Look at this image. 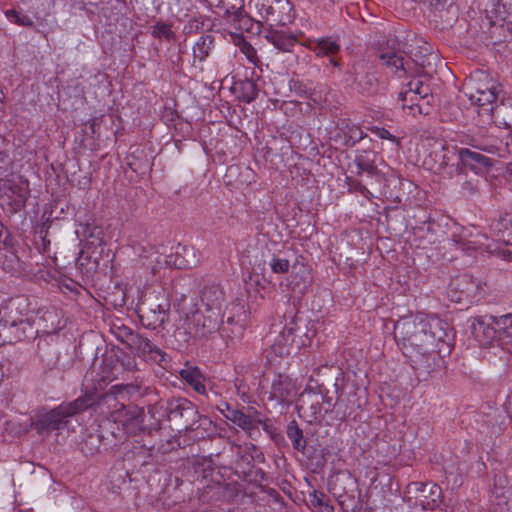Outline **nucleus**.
Instances as JSON below:
<instances>
[{
    "mask_svg": "<svg viewBox=\"0 0 512 512\" xmlns=\"http://www.w3.org/2000/svg\"><path fill=\"white\" fill-rule=\"evenodd\" d=\"M447 322L437 317L403 318L394 326V338L418 376L426 377L439 366L440 344L448 345Z\"/></svg>",
    "mask_w": 512,
    "mask_h": 512,
    "instance_id": "1",
    "label": "nucleus"
},
{
    "mask_svg": "<svg viewBox=\"0 0 512 512\" xmlns=\"http://www.w3.org/2000/svg\"><path fill=\"white\" fill-rule=\"evenodd\" d=\"M377 57L392 73L401 72L403 75L419 73V69L431 74L439 62L438 55L426 43L413 48L397 37H389L379 48Z\"/></svg>",
    "mask_w": 512,
    "mask_h": 512,
    "instance_id": "2",
    "label": "nucleus"
},
{
    "mask_svg": "<svg viewBox=\"0 0 512 512\" xmlns=\"http://www.w3.org/2000/svg\"><path fill=\"white\" fill-rule=\"evenodd\" d=\"M225 406L227 411L224 414L225 418L242 429L252 440L257 441L261 437L260 427H262L263 431L266 432L275 445L278 447L286 445L282 433L260 411L253 407H247L245 410L235 409L231 408L227 403H225Z\"/></svg>",
    "mask_w": 512,
    "mask_h": 512,
    "instance_id": "3",
    "label": "nucleus"
},
{
    "mask_svg": "<svg viewBox=\"0 0 512 512\" xmlns=\"http://www.w3.org/2000/svg\"><path fill=\"white\" fill-rule=\"evenodd\" d=\"M432 154L435 156V165L431 169L436 172H441L448 166H455V171L461 173L465 172L466 169L480 173L492 166V160L483 154L473 151L469 148H461L451 150L446 147H442L439 151H434Z\"/></svg>",
    "mask_w": 512,
    "mask_h": 512,
    "instance_id": "4",
    "label": "nucleus"
},
{
    "mask_svg": "<svg viewBox=\"0 0 512 512\" xmlns=\"http://www.w3.org/2000/svg\"><path fill=\"white\" fill-rule=\"evenodd\" d=\"M89 399H76L72 402L62 403L52 410L36 415L31 421V427L39 435H48L68 424V418L88 409Z\"/></svg>",
    "mask_w": 512,
    "mask_h": 512,
    "instance_id": "5",
    "label": "nucleus"
},
{
    "mask_svg": "<svg viewBox=\"0 0 512 512\" xmlns=\"http://www.w3.org/2000/svg\"><path fill=\"white\" fill-rule=\"evenodd\" d=\"M158 409H164L167 418L183 426L186 431H194L199 428L201 415L198 408L188 399L173 397L165 403H157Z\"/></svg>",
    "mask_w": 512,
    "mask_h": 512,
    "instance_id": "6",
    "label": "nucleus"
},
{
    "mask_svg": "<svg viewBox=\"0 0 512 512\" xmlns=\"http://www.w3.org/2000/svg\"><path fill=\"white\" fill-rule=\"evenodd\" d=\"M158 413V405L150 406L148 414L153 422L146 424V414L144 410L136 405H128L125 413L117 418V422L122 424L121 430L128 435H136L140 432L157 431L160 429V418H156L155 415Z\"/></svg>",
    "mask_w": 512,
    "mask_h": 512,
    "instance_id": "7",
    "label": "nucleus"
},
{
    "mask_svg": "<svg viewBox=\"0 0 512 512\" xmlns=\"http://www.w3.org/2000/svg\"><path fill=\"white\" fill-rule=\"evenodd\" d=\"M442 490L435 483L411 482L403 494V500L410 508L433 510L440 501Z\"/></svg>",
    "mask_w": 512,
    "mask_h": 512,
    "instance_id": "8",
    "label": "nucleus"
},
{
    "mask_svg": "<svg viewBox=\"0 0 512 512\" xmlns=\"http://www.w3.org/2000/svg\"><path fill=\"white\" fill-rule=\"evenodd\" d=\"M131 387L130 385H114L111 389L101 395L97 393L91 392L86 393L85 395L79 397L78 399H89L90 405L88 408H92L94 411L103 414V415H112L114 417L115 422H117V418L122 416L128 405H125L123 402H120L118 399V395L122 394V392Z\"/></svg>",
    "mask_w": 512,
    "mask_h": 512,
    "instance_id": "9",
    "label": "nucleus"
},
{
    "mask_svg": "<svg viewBox=\"0 0 512 512\" xmlns=\"http://www.w3.org/2000/svg\"><path fill=\"white\" fill-rule=\"evenodd\" d=\"M222 317L220 314L207 312L201 308L197 309L188 318V328L195 338H208L212 334L218 332L222 338H229L230 334L227 327L220 326Z\"/></svg>",
    "mask_w": 512,
    "mask_h": 512,
    "instance_id": "10",
    "label": "nucleus"
},
{
    "mask_svg": "<svg viewBox=\"0 0 512 512\" xmlns=\"http://www.w3.org/2000/svg\"><path fill=\"white\" fill-rule=\"evenodd\" d=\"M0 170V199L10 206V212L15 213L25 207L29 196L28 181L20 176L4 179Z\"/></svg>",
    "mask_w": 512,
    "mask_h": 512,
    "instance_id": "11",
    "label": "nucleus"
},
{
    "mask_svg": "<svg viewBox=\"0 0 512 512\" xmlns=\"http://www.w3.org/2000/svg\"><path fill=\"white\" fill-rule=\"evenodd\" d=\"M156 298V301H153L151 297L145 298L138 308L141 322L151 329L163 326L169 318L170 301L164 293Z\"/></svg>",
    "mask_w": 512,
    "mask_h": 512,
    "instance_id": "12",
    "label": "nucleus"
},
{
    "mask_svg": "<svg viewBox=\"0 0 512 512\" xmlns=\"http://www.w3.org/2000/svg\"><path fill=\"white\" fill-rule=\"evenodd\" d=\"M249 5L256 9L261 18L275 24L284 25L294 17L293 5L289 0H251Z\"/></svg>",
    "mask_w": 512,
    "mask_h": 512,
    "instance_id": "13",
    "label": "nucleus"
},
{
    "mask_svg": "<svg viewBox=\"0 0 512 512\" xmlns=\"http://www.w3.org/2000/svg\"><path fill=\"white\" fill-rule=\"evenodd\" d=\"M497 317L492 315L475 316L471 319V333L481 346L499 342Z\"/></svg>",
    "mask_w": 512,
    "mask_h": 512,
    "instance_id": "14",
    "label": "nucleus"
},
{
    "mask_svg": "<svg viewBox=\"0 0 512 512\" xmlns=\"http://www.w3.org/2000/svg\"><path fill=\"white\" fill-rule=\"evenodd\" d=\"M376 158L377 153L372 150H362L359 152L354 160L357 167L356 174L361 176L363 173H366L367 176L375 180V182L381 183L383 175L377 168Z\"/></svg>",
    "mask_w": 512,
    "mask_h": 512,
    "instance_id": "15",
    "label": "nucleus"
},
{
    "mask_svg": "<svg viewBox=\"0 0 512 512\" xmlns=\"http://www.w3.org/2000/svg\"><path fill=\"white\" fill-rule=\"evenodd\" d=\"M0 324H3L5 340L9 342L20 341L33 333V327L28 318H7L1 320Z\"/></svg>",
    "mask_w": 512,
    "mask_h": 512,
    "instance_id": "16",
    "label": "nucleus"
},
{
    "mask_svg": "<svg viewBox=\"0 0 512 512\" xmlns=\"http://www.w3.org/2000/svg\"><path fill=\"white\" fill-rule=\"evenodd\" d=\"M224 301V292L219 285H206L201 291L202 310L221 315Z\"/></svg>",
    "mask_w": 512,
    "mask_h": 512,
    "instance_id": "17",
    "label": "nucleus"
},
{
    "mask_svg": "<svg viewBox=\"0 0 512 512\" xmlns=\"http://www.w3.org/2000/svg\"><path fill=\"white\" fill-rule=\"evenodd\" d=\"M97 432L103 444V450L107 451L123 443L125 440L124 433L115 422L107 421L99 425Z\"/></svg>",
    "mask_w": 512,
    "mask_h": 512,
    "instance_id": "18",
    "label": "nucleus"
},
{
    "mask_svg": "<svg viewBox=\"0 0 512 512\" xmlns=\"http://www.w3.org/2000/svg\"><path fill=\"white\" fill-rule=\"evenodd\" d=\"M82 235L85 241V248L91 250L92 253H103L102 245L103 241V230L101 227L93 224H85L83 226Z\"/></svg>",
    "mask_w": 512,
    "mask_h": 512,
    "instance_id": "19",
    "label": "nucleus"
},
{
    "mask_svg": "<svg viewBox=\"0 0 512 512\" xmlns=\"http://www.w3.org/2000/svg\"><path fill=\"white\" fill-rule=\"evenodd\" d=\"M353 75V82L355 84V88L359 93L371 95L376 92L378 87V80L374 73L365 72V71H357L354 68V71H349Z\"/></svg>",
    "mask_w": 512,
    "mask_h": 512,
    "instance_id": "20",
    "label": "nucleus"
},
{
    "mask_svg": "<svg viewBox=\"0 0 512 512\" xmlns=\"http://www.w3.org/2000/svg\"><path fill=\"white\" fill-rule=\"evenodd\" d=\"M398 100L401 102L402 108L407 109L413 116H416L417 114L428 115L431 112L432 106L425 104V102L419 101L418 97L410 91L405 90L400 92Z\"/></svg>",
    "mask_w": 512,
    "mask_h": 512,
    "instance_id": "21",
    "label": "nucleus"
},
{
    "mask_svg": "<svg viewBox=\"0 0 512 512\" xmlns=\"http://www.w3.org/2000/svg\"><path fill=\"white\" fill-rule=\"evenodd\" d=\"M34 322L37 324L36 333L39 331L46 334L56 333L60 328V321L54 309L39 310Z\"/></svg>",
    "mask_w": 512,
    "mask_h": 512,
    "instance_id": "22",
    "label": "nucleus"
},
{
    "mask_svg": "<svg viewBox=\"0 0 512 512\" xmlns=\"http://www.w3.org/2000/svg\"><path fill=\"white\" fill-rule=\"evenodd\" d=\"M199 261L194 247L178 244L174 255V267L178 269L192 268L197 266Z\"/></svg>",
    "mask_w": 512,
    "mask_h": 512,
    "instance_id": "23",
    "label": "nucleus"
},
{
    "mask_svg": "<svg viewBox=\"0 0 512 512\" xmlns=\"http://www.w3.org/2000/svg\"><path fill=\"white\" fill-rule=\"evenodd\" d=\"M491 231L495 240L505 245H512V219L505 216L491 223Z\"/></svg>",
    "mask_w": 512,
    "mask_h": 512,
    "instance_id": "24",
    "label": "nucleus"
},
{
    "mask_svg": "<svg viewBox=\"0 0 512 512\" xmlns=\"http://www.w3.org/2000/svg\"><path fill=\"white\" fill-rule=\"evenodd\" d=\"M296 327H289L288 333L281 330L279 335L271 345V351L277 356L289 355L291 353V345L294 342Z\"/></svg>",
    "mask_w": 512,
    "mask_h": 512,
    "instance_id": "25",
    "label": "nucleus"
},
{
    "mask_svg": "<svg viewBox=\"0 0 512 512\" xmlns=\"http://www.w3.org/2000/svg\"><path fill=\"white\" fill-rule=\"evenodd\" d=\"M233 91L237 97L245 102L250 103L258 96V86L252 79L238 80L233 85Z\"/></svg>",
    "mask_w": 512,
    "mask_h": 512,
    "instance_id": "26",
    "label": "nucleus"
},
{
    "mask_svg": "<svg viewBox=\"0 0 512 512\" xmlns=\"http://www.w3.org/2000/svg\"><path fill=\"white\" fill-rule=\"evenodd\" d=\"M310 49L318 57L333 56L340 51V44L331 37H322L313 41Z\"/></svg>",
    "mask_w": 512,
    "mask_h": 512,
    "instance_id": "27",
    "label": "nucleus"
},
{
    "mask_svg": "<svg viewBox=\"0 0 512 512\" xmlns=\"http://www.w3.org/2000/svg\"><path fill=\"white\" fill-rule=\"evenodd\" d=\"M265 38L277 49L284 52L291 51L297 42L294 36L287 35L277 30H269L268 33L265 35Z\"/></svg>",
    "mask_w": 512,
    "mask_h": 512,
    "instance_id": "28",
    "label": "nucleus"
},
{
    "mask_svg": "<svg viewBox=\"0 0 512 512\" xmlns=\"http://www.w3.org/2000/svg\"><path fill=\"white\" fill-rule=\"evenodd\" d=\"M129 349L136 351L142 357L149 356L153 358V354H161L160 349L156 345H154L147 337H144L138 333Z\"/></svg>",
    "mask_w": 512,
    "mask_h": 512,
    "instance_id": "29",
    "label": "nucleus"
},
{
    "mask_svg": "<svg viewBox=\"0 0 512 512\" xmlns=\"http://www.w3.org/2000/svg\"><path fill=\"white\" fill-rule=\"evenodd\" d=\"M499 345L506 349L512 343V314L497 317Z\"/></svg>",
    "mask_w": 512,
    "mask_h": 512,
    "instance_id": "30",
    "label": "nucleus"
},
{
    "mask_svg": "<svg viewBox=\"0 0 512 512\" xmlns=\"http://www.w3.org/2000/svg\"><path fill=\"white\" fill-rule=\"evenodd\" d=\"M181 378L189 384L197 393L204 394L206 392L203 384V376L198 368L187 367L180 371Z\"/></svg>",
    "mask_w": 512,
    "mask_h": 512,
    "instance_id": "31",
    "label": "nucleus"
},
{
    "mask_svg": "<svg viewBox=\"0 0 512 512\" xmlns=\"http://www.w3.org/2000/svg\"><path fill=\"white\" fill-rule=\"evenodd\" d=\"M286 435L292 443V447L300 452H304L307 447V441L304 437L303 430L298 423L293 420L286 427Z\"/></svg>",
    "mask_w": 512,
    "mask_h": 512,
    "instance_id": "32",
    "label": "nucleus"
},
{
    "mask_svg": "<svg viewBox=\"0 0 512 512\" xmlns=\"http://www.w3.org/2000/svg\"><path fill=\"white\" fill-rule=\"evenodd\" d=\"M406 87V90L417 96L419 101L425 102V104L432 106L434 97L428 84L419 79H413L407 84Z\"/></svg>",
    "mask_w": 512,
    "mask_h": 512,
    "instance_id": "33",
    "label": "nucleus"
},
{
    "mask_svg": "<svg viewBox=\"0 0 512 512\" xmlns=\"http://www.w3.org/2000/svg\"><path fill=\"white\" fill-rule=\"evenodd\" d=\"M293 386L291 380L288 377L279 375L278 380L272 383V396L273 398L285 401L292 394Z\"/></svg>",
    "mask_w": 512,
    "mask_h": 512,
    "instance_id": "34",
    "label": "nucleus"
},
{
    "mask_svg": "<svg viewBox=\"0 0 512 512\" xmlns=\"http://www.w3.org/2000/svg\"><path fill=\"white\" fill-rule=\"evenodd\" d=\"M471 104L484 107L491 105L497 99V94L492 88L481 89L477 88L474 92L468 95Z\"/></svg>",
    "mask_w": 512,
    "mask_h": 512,
    "instance_id": "35",
    "label": "nucleus"
},
{
    "mask_svg": "<svg viewBox=\"0 0 512 512\" xmlns=\"http://www.w3.org/2000/svg\"><path fill=\"white\" fill-rule=\"evenodd\" d=\"M81 450L85 455H94L103 450V444L97 430L86 435L82 442Z\"/></svg>",
    "mask_w": 512,
    "mask_h": 512,
    "instance_id": "36",
    "label": "nucleus"
},
{
    "mask_svg": "<svg viewBox=\"0 0 512 512\" xmlns=\"http://www.w3.org/2000/svg\"><path fill=\"white\" fill-rule=\"evenodd\" d=\"M284 319L285 325L282 329L283 331H286V333H288L289 327H296L297 331L295 332V336L300 333H304L302 326H305V319H303V317L299 315L294 306L289 307L287 312L284 314Z\"/></svg>",
    "mask_w": 512,
    "mask_h": 512,
    "instance_id": "37",
    "label": "nucleus"
},
{
    "mask_svg": "<svg viewBox=\"0 0 512 512\" xmlns=\"http://www.w3.org/2000/svg\"><path fill=\"white\" fill-rule=\"evenodd\" d=\"M449 288L451 292L455 290L465 297H468L473 292L474 284L469 275L463 274L452 279Z\"/></svg>",
    "mask_w": 512,
    "mask_h": 512,
    "instance_id": "38",
    "label": "nucleus"
},
{
    "mask_svg": "<svg viewBox=\"0 0 512 512\" xmlns=\"http://www.w3.org/2000/svg\"><path fill=\"white\" fill-rule=\"evenodd\" d=\"M214 38L211 35H203L199 38L195 46L193 47V56L194 58L199 59V61H204L211 50L213 45Z\"/></svg>",
    "mask_w": 512,
    "mask_h": 512,
    "instance_id": "39",
    "label": "nucleus"
},
{
    "mask_svg": "<svg viewBox=\"0 0 512 512\" xmlns=\"http://www.w3.org/2000/svg\"><path fill=\"white\" fill-rule=\"evenodd\" d=\"M145 258L149 261L147 266L151 268L153 274H156L157 269L163 266H174V255L172 254L164 255L157 252H152Z\"/></svg>",
    "mask_w": 512,
    "mask_h": 512,
    "instance_id": "40",
    "label": "nucleus"
},
{
    "mask_svg": "<svg viewBox=\"0 0 512 512\" xmlns=\"http://www.w3.org/2000/svg\"><path fill=\"white\" fill-rule=\"evenodd\" d=\"M336 386V392L338 393L337 400L334 404H332V398L330 397H324V402L327 403L329 406H333L336 413V418L340 421L346 420V418L352 413V411L344 405V401L342 399V392L339 393L337 384Z\"/></svg>",
    "mask_w": 512,
    "mask_h": 512,
    "instance_id": "41",
    "label": "nucleus"
},
{
    "mask_svg": "<svg viewBox=\"0 0 512 512\" xmlns=\"http://www.w3.org/2000/svg\"><path fill=\"white\" fill-rule=\"evenodd\" d=\"M152 36L155 38H164L167 41L175 39V33L171 29V25L158 21L152 26Z\"/></svg>",
    "mask_w": 512,
    "mask_h": 512,
    "instance_id": "42",
    "label": "nucleus"
},
{
    "mask_svg": "<svg viewBox=\"0 0 512 512\" xmlns=\"http://www.w3.org/2000/svg\"><path fill=\"white\" fill-rule=\"evenodd\" d=\"M364 137L363 131L356 125L348 126L347 130L344 131V145L354 146L357 142L362 140Z\"/></svg>",
    "mask_w": 512,
    "mask_h": 512,
    "instance_id": "43",
    "label": "nucleus"
},
{
    "mask_svg": "<svg viewBox=\"0 0 512 512\" xmlns=\"http://www.w3.org/2000/svg\"><path fill=\"white\" fill-rule=\"evenodd\" d=\"M136 335L137 333L126 326L118 327L117 331H115V336L117 339L125 344L128 348H130Z\"/></svg>",
    "mask_w": 512,
    "mask_h": 512,
    "instance_id": "44",
    "label": "nucleus"
},
{
    "mask_svg": "<svg viewBox=\"0 0 512 512\" xmlns=\"http://www.w3.org/2000/svg\"><path fill=\"white\" fill-rule=\"evenodd\" d=\"M270 267L274 273H286L289 270L290 263L287 259L274 256L270 261Z\"/></svg>",
    "mask_w": 512,
    "mask_h": 512,
    "instance_id": "45",
    "label": "nucleus"
},
{
    "mask_svg": "<svg viewBox=\"0 0 512 512\" xmlns=\"http://www.w3.org/2000/svg\"><path fill=\"white\" fill-rule=\"evenodd\" d=\"M324 494H320L319 496L314 493L313 499L311 500L312 504L314 506H320L322 507L321 512H333L334 508L331 505H328L327 503H324Z\"/></svg>",
    "mask_w": 512,
    "mask_h": 512,
    "instance_id": "46",
    "label": "nucleus"
},
{
    "mask_svg": "<svg viewBox=\"0 0 512 512\" xmlns=\"http://www.w3.org/2000/svg\"><path fill=\"white\" fill-rule=\"evenodd\" d=\"M10 13H14V18H15V22L21 26H25V27H33L34 26V22L33 20L27 16V15H20L17 11L15 10H10Z\"/></svg>",
    "mask_w": 512,
    "mask_h": 512,
    "instance_id": "47",
    "label": "nucleus"
},
{
    "mask_svg": "<svg viewBox=\"0 0 512 512\" xmlns=\"http://www.w3.org/2000/svg\"><path fill=\"white\" fill-rule=\"evenodd\" d=\"M241 51L247 56V58L251 62H255L257 56H256V50L252 47V45L248 42H244Z\"/></svg>",
    "mask_w": 512,
    "mask_h": 512,
    "instance_id": "48",
    "label": "nucleus"
},
{
    "mask_svg": "<svg viewBox=\"0 0 512 512\" xmlns=\"http://www.w3.org/2000/svg\"><path fill=\"white\" fill-rule=\"evenodd\" d=\"M122 366L127 371H134L136 370L137 363L134 358L128 357L122 361Z\"/></svg>",
    "mask_w": 512,
    "mask_h": 512,
    "instance_id": "49",
    "label": "nucleus"
},
{
    "mask_svg": "<svg viewBox=\"0 0 512 512\" xmlns=\"http://www.w3.org/2000/svg\"><path fill=\"white\" fill-rule=\"evenodd\" d=\"M199 25H200V22L197 21L196 19L190 20L188 22V24L185 25L184 32L186 34H190V33L194 32V31H196L197 29H199Z\"/></svg>",
    "mask_w": 512,
    "mask_h": 512,
    "instance_id": "50",
    "label": "nucleus"
},
{
    "mask_svg": "<svg viewBox=\"0 0 512 512\" xmlns=\"http://www.w3.org/2000/svg\"><path fill=\"white\" fill-rule=\"evenodd\" d=\"M502 106L505 109L509 110L508 114H507V119L505 120V124L507 126H511L512 125V100H508L507 104H502Z\"/></svg>",
    "mask_w": 512,
    "mask_h": 512,
    "instance_id": "51",
    "label": "nucleus"
},
{
    "mask_svg": "<svg viewBox=\"0 0 512 512\" xmlns=\"http://www.w3.org/2000/svg\"><path fill=\"white\" fill-rule=\"evenodd\" d=\"M377 134L380 138L382 139H389V140H392V141H395L396 138L395 136H393L387 129L385 128H378L377 129Z\"/></svg>",
    "mask_w": 512,
    "mask_h": 512,
    "instance_id": "52",
    "label": "nucleus"
},
{
    "mask_svg": "<svg viewBox=\"0 0 512 512\" xmlns=\"http://www.w3.org/2000/svg\"><path fill=\"white\" fill-rule=\"evenodd\" d=\"M355 189L360 192L364 197L369 198V195H371L370 191L367 189V187L359 182H356L354 185Z\"/></svg>",
    "mask_w": 512,
    "mask_h": 512,
    "instance_id": "53",
    "label": "nucleus"
},
{
    "mask_svg": "<svg viewBox=\"0 0 512 512\" xmlns=\"http://www.w3.org/2000/svg\"><path fill=\"white\" fill-rule=\"evenodd\" d=\"M429 1V5L435 9V10H438L440 7H443V5L448 1V0H428Z\"/></svg>",
    "mask_w": 512,
    "mask_h": 512,
    "instance_id": "54",
    "label": "nucleus"
},
{
    "mask_svg": "<svg viewBox=\"0 0 512 512\" xmlns=\"http://www.w3.org/2000/svg\"><path fill=\"white\" fill-rule=\"evenodd\" d=\"M448 293H449L451 300L455 301V302H461L463 300V297H465L463 294H460L459 292H456L455 290L453 292H451L449 290Z\"/></svg>",
    "mask_w": 512,
    "mask_h": 512,
    "instance_id": "55",
    "label": "nucleus"
},
{
    "mask_svg": "<svg viewBox=\"0 0 512 512\" xmlns=\"http://www.w3.org/2000/svg\"><path fill=\"white\" fill-rule=\"evenodd\" d=\"M240 460L248 465L253 461V457L248 454L240 455Z\"/></svg>",
    "mask_w": 512,
    "mask_h": 512,
    "instance_id": "56",
    "label": "nucleus"
},
{
    "mask_svg": "<svg viewBox=\"0 0 512 512\" xmlns=\"http://www.w3.org/2000/svg\"><path fill=\"white\" fill-rule=\"evenodd\" d=\"M329 57V63L332 64L335 67H340V62L337 58H335V55L328 56Z\"/></svg>",
    "mask_w": 512,
    "mask_h": 512,
    "instance_id": "57",
    "label": "nucleus"
},
{
    "mask_svg": "<svg viewBox=\"0 0 512 512\" xmlns=\"http://www.w3.org/2000/svg\"><path fill=\"white\" fill-rule=\"evenodd\" d=\"M202 512H221V510L218 507L211 506L209 508L202 510Z\"/></svg>",
    "mask_w": 512,
    "mask_h": 512,
    "instance_id": "58",
    "label": "nucleus"
},
{
    "mask_svg": "<svg viewBox=\"0 0 512 512\" xmlns=\"http://www.w3.org/2000/svg\"><path fill=\"white\" fill-rule=\"evenodd\" d=\"M509 413L510 417L512 418V400L509 401Z\"/></svg>",
    "mask_w": 512,
    "mask_h": 512,
    "instance_id": "59",
    "label": "nucleus"
},
{
    "mask_svg": "<svg viewBox=\"0 0 512 512\" xmlns=\"http://www.w3.org/2000/svg\"><path fill=\"white\" fill-rule=\"evenodd\" d=\"M129 166L132 168L133 171L137 172L139 170V168L137 167H134L133 164L130 162L129 163Z\"/></svg>",
    "mask_w": 512,
    "mask_h": 512,
    "instance_id": "60",
    "label": "nucleus"
},
{
    "mask_svg": "<svg viewBox=\"0 0 512 512\" xmlns=\"http://www.w3.org/2000/svg\"><path fill=\"white\" fill-rule=\"evenodd\" d=\"M467 189H472V186H471V183L470 182H467Z\"/></svg>",
    "mask_w": 512,
    "mask_h": 512,
    "instance_id": "61",
    "label": "nucleus"
},
{
    "mask_svg": "<svg viewBox=\"0 0 512 512\" xmlns=\"http://www.w3.org/2000/svg\"><path fill=\"white\" fill-rule=\"evenodd\" d=\"M467 189H472V186H471V183L470 182H467Z\"/></svg>",
    "mask_w": 512,
    "mask_h": 512,
    "instance_id": "62",
    "label": "nucleus"
},
{
    "mask_svg": "<svg viewBox=\"0 0 512 512\" xmlns=\"http://www.w3.org/2000/svg\"><path fill=\"white\" fill-rule=\"evenodd\" d=\"M8 16L14 17V13H10V10L7 12Z\"/></svg>",
    "mask_w": 512,
    "mask_h": 512,
    "instance_id": "63",
    "label": "nucleus"
},
{
    "mask_svg": "<svg viewBox=\"0 0 512 512\" xmlns=\"http://www.w3.org/2000/svg\"><path fill=\"white\" fill-rule=\"evenodd\" d=\"M233 322V319L232 318H228V323H232Z\"/></svg>",
    "mask_w": 512,
    "mask_h": 512,
    "instance_id": "64",
    "label": "nucleus"
}]
</instances>
